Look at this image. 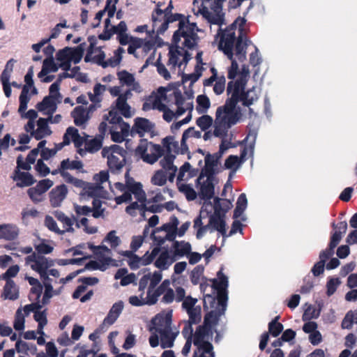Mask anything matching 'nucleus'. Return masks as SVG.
<instances>
[{
    "mask_svg": "<svg viewBox=\"0 0 357 357\" xmlns=\"http://www.w3.org/2000/svg\"><path fill=\"white\" fill-rule=\"evenodd\" d=\"M176 261V258L170 255V252L167 249L160 250L158 254V258L154 262V265L156 268L160 271H165L169 268V267Z\"/></svg>",
    "mask_w": 357,
    "mask_h": 357,
    "instance_id": "412c9836",
    "label": "nucleus"
},
{
    "mask_svg": "<svg viewBox=\"0 0 357 357\" xmlns=\"http://www.w3.org/2000/svg\"><path fill=\"white\" fill-rule=\"evenodd\" d=\"M175 105L177 107V113L182 115L187 110L192 111L193 104L192 101H188L181 92L174 87L173 84L167 86H160L153 91L144 101L142 110L151 109L164 110L165 106Z\"/></svg>",
    "mask_w": 357,
    "mask_h": 357,
    "instance_id": "7ed1b4c3",
    "label": "nucleus"
},
{
    "mask_svg": "<svg viewBox=\"0 0 357 357\" xmlns=\"http://www.w3.org/2000/svg\"><path fill=\"white\" fill-rule=\"evenodd\" d=\"M58 104V102L45 96L41 102L36 105V107L38 112L44 115H52L56 112Z\"/></svg>",
    "mask_w": 357,
    "mask_h": 357,
    "instance_id": "c85d7f7f",
    "label": "nucleus"
},
{
    "mask_svg": "<svg viewBox=\"0 0 357 357\" xmlns=\"http://www.w3.org/2000/svg\"><path fill=\"white\" fill-rule=\"evenodd\" d=\"M245 86H243L236 96H233V90L227 92L231 96L229 99L234 100L236 106H237L238 102L241 101L243 105L249 107L258 100L259 92L256 87L253 86L247 91H245Z\"/></svg>",
    "mask_w": 357,
    "mask_h": 357,
    "instance_id": "ddd939ff",
    "label": "nucleus"
},
{
    "mask_svg": "<svg viewBox=\"0 0 357 357\" xmlns=\"http://www.w3.org/2000/svg\"><path fill=\"white\" fill-rule=\"evenodd\" d=\"M189 316L188 322L191 324H197L201 321L202 319V309L199 305H197L195 308L187 311Z\"/></svg>",
    "mask_w": 357,
    "mask_h": 357,
    "instance_id": "6e6d98bb",
    "label": "nucleus"
},
{
    "mask_svg": "<svg viewBox=\"0 0 357 357\" xmlns=\"http://www.w3.org/2000/svg\"><path fill=\"white\" fill-rule=\"evenodd\" d=\"M96 136V137L91 139L86 138V141L85 142V151L89 153H95L102 148L103 137L105 135Z\"/></svg>",
    "mask_w": 357,
    "mask_h": 357,
    "instance_id": "a19ab883",
    "label": "nucleus"
},
{
    "mask_svg": "<svg viewBox=\"0 0 357 357\" xmlns=\"http://www.w3.org/2000/svg\"><path fill=\"white\" fill-rule=\"evenodd\" d=\"M161 248L160 247H155L149 253L147 251L142 257V266H146L151 264L155 257L158 255Z\"/></svg>",
    "mask_w": 357,
    "mask_h": 357,
    "instance_id": "3c124183",
    "label": "nucleus"
},
{
    "mask_svg": "<svg viewBox=\"0 0 357 357\" xmlns=\"http://www.w3.org/2000/svg\"><path fill=\"white\" fill-rule=\"evenodd\" d=\"M207 320V318H206L205 324L197 327L193 337L194 345H199L201 342H205L204 338L212 333V329L206 327Z\"/></svg>",
    "mask_w": 357,
    "mask_h": 357,
    "instance_id": "473e14b6",
    "label": "nucleus"
},
{
    "mask_svg": "<svg viewBox=\"0 0 357 357\" xmlns=\"http://www.w3.org/2000/svg\"><path fill=\"white\" fill-rule=\"evenodd\" d=\"M241 161L237 155H229L225 162V167L226 169H231L234 173L239 167Z\"/></svg>",
    "mask_w": 357,
    "mask_h": 357,
    "instance_id": "13d9d810",
    "label": "nucleus"
},
{
    "mask_svg": "<svg viewBox=\"0 0 357 357\" xmlns=\"http://www.w3.org/2000/svg\"><path fill=\"white\" fill-rule=\"evenodd\" d=\"M132 95L130 91H125L113 102L109 109H114L126 119L132 117L135 114V109L128 102Z\"/></svg>",
    "mask_w": 357,
    "mask_h": 357,
    "instance_id": "f8f14e48",
    "label": "nucleus"
},
{
    "mask_svg": "<svg viewBox=\"0 0 357 357\" xmlns=\"http://www.w3.org/2000/svg\"><path fill=\"white\" fill-rule=\"evenodd\" d=\"M25 263L30 265L32 270L38 272L47 271L48 268L53 265L52 260H49L43 255L32 253L25 258Z\"/></svg>",
    "mask_w": 357,
    "mask_h": 357,
    "instance_id": "dca6fc26",
    "label": "nucleus"
},
{
    "mask_svg": "<svg viewBox=\"0 0 357 357\" xmlns=\"http://www.w3.org/2000/svg\"><path fill=\"white\" fill-rule=\"evenodd\" d=\"M117 77L120 84L128 87V89L126 91H130V93H132V92L137 93H141L142 92V87L139 82L135 79L133 74L123 70L117 73Z\"/></svg>",
    "mask_w": 357,
    "mask_h": 357,
    "instance_id": "2eb2a0df",
    "label": "nucleus"
},
{
    "mask_svg": "<svg viewBox=\"0 0 357 357\" xmlns=\"http://www.w3.org/2000/svg\"><path fill=\"white\" fill-rule=\"evenodd\" d=\"M4 299L16 300L18 296V290L13 280H7L3 287V291L1 295Z\"/></svg>",
    "mask_w": 357,
    "mask_h": 357,
    "instance_id": "e433bc0d",
    "label": "nucleus"
},
{
    "mask_svg": "<svg viewBox=\"0 0 357 357\" xmlns=\"http://www.w3.org/2000/svg\"><path fill=\"white\" fill-rule=\"evenodd\" d=\"M216 167H217L210 165L209 164L205 165L204 168L202 169L201 172L197 178V182L199 183L200 181L205 177L208 179H214V176L217 173L215 169Z\"/></svg>",
    "mask_w": 357,
    "mask_h": 357,
    "instance_id": "de8ad7c7",
    "label": "nucleus"
},
{
    "mask_svg": "<svg viewBox=\"0 0 357 357\" xmlns=\"http://www.w3.org/2000/svg\"><path fill=\"white\" fill-rule=\"evenodd\" d=\"M18 112L20 114L22 118L29 119V122L26 126V130L27 132H30L31 134H34V128H35V122L34 120L38 117V113L34 109H29L26 112V110L20 111V108L18 109Z\"/></svg>",
    "mask_w": 357,
    "mask_h": 357,
    "instance_id": "58836bf2",
    "label": "nucleus"
},
{
    "mask_svg": "<svg viewBox=\"0 0 357 357\" xmlns=\"http://www.w3.org/2000/svg\"><path fill=\"white\" fill-rule=\"evenodd\" d=\"M113 29L116 33H119L120 43L121 44L128 43V36L124 34L127 29L126 23L124 22H121L116 26H114Z\"/></svg>",
    "mask_w": 357,
    "mask_h": 357,
    "instance_id": "0e129e2a",
    "label": "nucleus"
},
{
    "mask_svg": "<svg viewBox=\"0 0 357 357\" xmlns=\"http://www.w3.org/2000/svg\"><path fill=\"white\" fill-rule=\"evenodd\" d=\"M60 68L56 61H54L52 59H46L43 61V68L38 73V77L44 82H50L53 77L48 76L50 73L56 72Z\"/></svg>",
    "mask_w": 357,
    "mask_h": 357,
    "instance_id": "5701e85b",
    "label": "nucleus"
},
{
    "mask_svg": "<svg viewBox=\"0 0 357 357\" xmlns=\"http://www.w3.org/2000/svg\"><path fill=\"white\" fill-rule=\"evenodd\" d=\"M335 239L331 241L330 240V243L328 244V247L324 250H322L319 254V261H323L324 264L326 263V260L328 259L333 254H334V249L337 247V244L335 243Z\"/></svg>",
    "mask_w": 357,
    "mask_h": 357,
    "instance_id": "603ef678",
    "label": "nucleus"
},
{
    "mask_svg": "<svg viewBox=\"0 0 357 357\" xmlns=\"http://www.w3.org/2000/svg\"><path fill=\"white\" fill-rule=\"evenodd\" d=\"M37 93V89L34 86L33 84L26 83L22 88V93L19 98L20 112L27 109L28 103L31 99V95Z\"/></svg>",
    "mask_w": 357,
    "mask_h": 357,
    "instance_id": "bb28decb",
    "label": "nucleus"
},
{
    "mask_svg": "<svg viewBox=\"0 0 357 357\" xmlns=\"http://www.w3.org/2000/svg\"><path fill=\"white\" fill-rule=\"evenodd\" d=\"M211 136L212 135H182V138L181 140V145L179 146L180 153L182 155L187 153L188 158L191 159V155H190V153L189 152L188 146L186 144V141L190 137H197V138H200L201 137H202L205 141H207L211 138Z\"/></svg>",
    "mask_w": 357,
    "mask_h": 357,
    "instance_id": "a18cd8bd",
    "label": "nucleus"
},
{
    "mask_svg": "<svg viewBox=\"0 0 357 357\" xmlns=\"http://www.w3.org/2000/svg\"><path fill=\"white\" fill-rule=\"evenodd\" d=\"M332 227L335 229V231L331 235V241H333V239L336 240L335 243L338 245L342 238V236L347 232V223L346 221L340 222L337 225L333 222Z\"/></svg>",
    "mask_w": 357,
    "mask_h": 357,
    "instance_id": "4c0bfd02",
    "label": "nucleus"
},
{
    "mask_svg": "<svg viewBox=\"0 0 357 357\" xmlns=\"http://www.w3.org/2000/svg\"><path fill=\"white\" fill-rule=\"evenodd\" d=\"M172 248L173 250V256L176 258L188 255L191 251V245L188 242L184 241H174L172 243Z\"/></svg>",
    "mask_w": 357,
    "mask_h": 357,
    "instance_id": "c756f323",
    "label": "nucleus"
},
{
    "mask_svg": "<svg viewBox=\"0 0 357 357\" xmlns=\"http://www.w3.org/2000/svg\"><path fill=\"white\" fill-rule=\"evenodd\" d=\"M218 279H213V288L218 291L217 297L211 294L204 295L203 300V307L204 310L208 309L207 303L209 304L210 307H213L215 304V301H218V304L221 307V312H225L227 307V302L228 299L227 288L228 287V278L222 273V268L217 273Z\"/></svg>",
    "mask_w": 357,
    "mask_h": 357,
    "instance_id": "0eeeda50",
    "label": "nucleus"
},
{
    "mask_svg": "<svg viewBox=\"0 0 357 357\" xmlns=\"http://www.w3.org/2000/svg\"><path fill=\"white\" fill-rule=\"evenodd\" d=\"M19 236V229L15 225H0V239L13 241Z\"/></svg>",
    "mask_w": 357,
    "mask_h": 357,
    "instance_id": "cd10ccee",
    "label": "nucleus"
},
{
    "mask_svg": "<svg viewBox=\"0 0 357 357\" xmlns=\"http://www.w3.org/2000/svg\"><path fill=\"white\" fill-rule=\"evenodd\" d=\"M224 218L225 216L218 214V209H216L215 213L211 215L209 218V225H211V227L222 236L226 234V223Z\"/></svg>",
    "mask_w": 357,
    "mask_h": 357,
    "instance_id": "7c9ffc66",
    "label": "nucleus"
},
{
    "mask_svg": "<svg viewBox=\"0 0 357 357\" xmlns=\"http://www.w3.org/2000/svg\"><path fill=\"white\" fill-rule=\"evenodd\" d=\"M71 117L73 119L74 123L77 126L85 128L87 122L91 119L89 112L85 109L83 106H77L70 113Z\"/></svg>",
    "mask_w": 357,
    "mask_h": 357,
    "instance_id": "b1692460",
    "label": "nucleus"
},
{
    "mask_svg": "<svg viewBox=\"0 0 357 357\" xmlns=\"http://www.w3.org/2000/svg\"><path fill=\"white\" fill-rule=\"evenodd\" d=\"M167 173L163 170L157 171L151 178V182L155 185L162 186L166 183Z\"/></svg>",
    "mask_w": 357,
    "mask_h": 357,
    "instance_id": "680f3d73",
    "label": "nucleus"
},
{
    "mask_svg": "<svg viewBox=\"0 0 357 357\" xmlns=\"http://www.w3.org/2000/svg\"><path fill=\"white\" fill-rule=\"evenodd\" d=\"M280 316H276L268 324V335L271 334L273 337H278L283 331V325L278 322Z\"/></svg>",
    "mask_w": 357,
    "mask_h": 357,
    "instance_id": "09e8293b",
    "label": "nucleus"
},
{
    "mask_svg": "<svg viewBox=\"0 0 357 357\" xmlns=\"http://www.w3.org/2000/svg\"><path fill=\"white\" fill-rule=\"evenodd\" d=\"M70 142V137L68 135H63V140L62 142L56 144V147L54 149H43L40 151V156L41 159L47 160L52 156H54L56 152L61 150L63 147L66 145H68Z\"/></svg>",
    "mask_w": 357,
    "mask_h": 357,
    "instance_id": "2f4dec72",
    "label": "nucleus"
},
{
    "mask_svg": "<svg viewBox=\"0 0 357 357\" xmlns=\"http://www.w3.org/2000/svg\"><path fill=\"white\" fill-rule=\"evenodd\" d=\"M54 215L57 220L62 223L63 228L62 231H65V232H73L74 231L73 228V225L74 224L73 220L68 218L63 212L61 211H56L54 213Z\"/></svg>",
    "mask_w": 357,
    "mask_h": 357,
    "instance_id": "ea45409f",
    "label": "nucleus"
},
{
    "mask_svg": "<svg viewBox=\"0 0 357 357\" xmlns=\"http://www.w3.org/2000/svg\"><path fill=\"white\" fill-rule=\"evenodd\" d=\"M245 22L244 17H238L221 33L218 44L219 49L231 61L227 75L228 79L231 81L228 83L227 92L233 90V96H236L246 86L250 76L249 67L243 64L239 68L237 62H243L246 59L248 44L241 37Z\"/></svg>",
    "mask_w": 357,
    "mask_h": 357,
    "instance_id": "f03ea898",
    "label": "nucleus"
},
{
    "mask_svg": "<svg viewBox=\"0 0 357 357\" xmlns=\"http://www.w3.org/2000/svg\"><path fill=\"white\" fill-rule=\"evenodd\" d=\"M163 149L158 144L142 141L135 149V154L149 164H153L163 154Z\"/></svg>",
    "mask_w": 357,
    "mask_h": 357,
    "instance_id": "9b49d317",
    "label": "nucleus"
},
{
    "mask_svg": "<svg viewBox=\"0 0 357 357\" xmlns=\"http://www.w3.org/2000/svg\"><path fill=\"white\" fill-rule=\"evenodd\" d=\"M84 49L82 45L76 47H65L56 54V61L60 68L66 72V76L75 77L79 70V67L71 68V65L77 64L82 60Z\"/></svg>",
    "mask_w": 357,
    "mask_h": 357,
    "instance_id": "423d86ee",
    "label": "nucleus"
},
{
    "mask_svg": "<svg viewBox=\"0 0 357 357\" xmlns=\"http://www.w3.org/2000/svg\"><path fill=\"white\" fill-rule=\"evenodd\" d=\"M132 130L137 134L153 133L155 125L147 119L138 117L135 119Z\"/></svg>",
    "mask_w": 357,
    "mask_h": 357,
    "instance_id": "393cba45",
    "label": "nucleus"
},
{
    "mask_svg": "<svg viewBox=\"0 0 357 357\" xmlns=\"http://www.w3.org/2000/svg\"><path fill=\"white\" fill-rule=\"evenodd\" d=\"M126 154V151L116 144L104 147L102 150V155L107 158V165L112 173H119L124 167Z\"/></svg>",
    "mask_w": 357,
    "mask_h": 357,
    "instance_id": "1a4fd4ad",
    "label": "nucleus"
},
{
    "mask_svg": "<svg viewBox=\"0 0 357 357\" xmlns=\"http://www.w3.org/2000/svg\"><path fill=\"white\" fill-rule=\"evenodd\" d=\"M46 97L55 102L60 103L61 102L62 96L59 93V83L54 82L50 87V93Z\"/></svg>",
    "mask_w": 357,
    "mask_h": 357,
    "instance_id": "4d7b16f0",
    "label": "nucleus"
},
{
    "mask_svg": "<svg viewBox=\"0 0 357 357\" xmlns=\"http://www.w3.org/2000/svg\"><path fill=\"white\" fill-rule=\"evenodd\" d=\"M27 195L34 204H38L44 199L43 193L34 187L28 189Z\"/></svg>",
    "mask_w": 357,
    "mask_h": 357,
    "instance_id": "e2e57ef3",
    "label": "nucleus"
},
{
    "mask_svg": "<svg viewBox=\"0 0 357 357\" xmlns=\"http://www.w3.org/2000/svg\"><path fill=\"white\" fill-rule=\"evenodd\" d=\"M241 112L233 100L228 99L225 105L218 107L213 123V134H223L241 119Z\"/></svg>",
    "mask_w": 357,
    "mask_h": 357,
    "instance_id": "20e7f679",
    "label": "nucleus"
},
{
    "mask_svg": "<svg viewBox=\"0 0 357 357\" xmlns=\"http://www.w3.org/2000/svg\"><path fill=\"white\" fill-rule=\"evenodd\" d=\"M152 322L156 327L155 330L160 334V347L162 349L172 347L175 335L171 333L170 318L158 314L153 319Z\"/></svg>",
    "mask_w": 357,
    "mask_h": 357,
    "instance_id": "9d476101",
    "label": "nucleus"
},
{
    "mask_svg": "<svg viewBox=\"0 0 357 357\" xmlns=\"http://www.w3.org/2000/svg\"><path fill=\"white\" fill-rule=\"evenodd\" d=\"M68 194V188L66 185L61 184L53 188L50 194V201L53 207H58L65 199Z\"/></svg>",
    "mask_w": 357,
    "mask_h": 357,
    "instance_id": "aec40b11",
    "label": "nucleus"
},
{
    "mask_svg": "<svg viewBox=\"0 0 357 357\" xmlns=\"http://www.w3.org/2000/svg\"><path fill=\"white\" fill-rule=\"evenodd\" d=\"M174 155L167 154L164 157L163 159L160 160V163L163 169H165L167 172H170L174 169H177V167L174 165Z\"/></svg>",
    "mask_w": 357,
    "mask_h": 357,
    "instance_id": "052dcab7",
    "label": "nucleus"
},
{
    "mask_svg": "<svg viewBox=\"0 0 357 357\" xmlns=\"http://www.w3.org/2000/svg\"><path fill=\"white\" fill-rule=\"evenodd\" d=\"M105 57V54L101 49L98 47L95 48L92 45H91L90 49L85 57V61H93L99 64H102L104 66V65H105V62H103Z\"/></svg>",
    "mask_w": 357,
    "mask_h": 357,
    "instance_id": "f704fd0d",
    "label": "nucleus"
},
{
    "mask_svg": "<svg viewBox=\"0 0 357 357\" xmlns=\"http://www.w3.org/2000/svg\"><path fill=\"white\" fill-rule=\"evenodd\" d=\"M203 69L204 68L200 67L199 65H196L194 73L190 74H183V73H182L183 84L185 85L188 84L189 86V89L185 91V94L188 97V101H191V99L193 97L194 91L191 89V86L201 77Z\"/></svg>",
    "mask_w": 357,
    "mask_h": 357,
    "instance_id": "a211bd4d",
    "label": "nucleus"
},
{
    "mask_svg": "<svg viewBox=\"0 0 357 357\" xmlns=\"http://www.w3.org/2000/svg\"><path fill=\"white\" fill-rule=\"evenodd\" d=\"M102 189V186L99 184L86 182L81 195L91 198H97L101 196Z\"/></svg>",
    "mask_w": 357,
    "mask_h": 357,
    "instance_id": "72a5a7b5",
    "label": "nucleus"
},
{
    "mask_svg": "<svg viewBox=\"0 0 357 357\" xmlns=\"http://www.w3.org/2000/svg\"><path fill=\"white\" fill-rule=\"evenodd\" d=\"M117 0H107V6L105 8L102 10L99 11L95 18L94 20L97 21L96 24H93V27H96L99 25L100 20L105 13L107 12L108 17L105 20L106 28L109 29V24L110 22V19L114 17L115 11H116V3Z\"/></svg>",
    "mask_w": 357,
    "mask_h": 357,
    "instance_id": "4be33fe9",
    "label": "nucleus"
},
{
    "mask_svg": "<svg viewBox=\"0 0 357 357\" xmlns=\"http://www.w3.org/2000/svg\"><path fill=\"white\" fill-rule=\"evenodd\" d=\"M224 0H194L192 12L202 16L211 25L220 26L224 22L221 2Z\"/></svg>",
    "mask_w": 357,
    "mask_h": 357,
    "instance_id": "39448f33",
    "label": "nucleus"
},
{
    "mask_svg": "<svg viewBox=\"0 0 357 357\" xmlns=\"http://www.w3.org/2000/svg\"><path fill=\"white\" fill-rule=\"evenodd\" d=\"M105 90V86L100 84H96L93 88V93H89L90 100L94 103H99L101 101V96Z\"/></svg>",
    "mask_w": 357,
    "mask_h": 357,
    "instance_id": "8fccbe9b",
    "label": "nucleus"
},
{
    "mask_svg": "<svg viewBox=\"0 0 357 357\" xmlns=\"http://www.w3.org/2000/svg\"><path fill=\"white\" fill-rule=\"evenodd\" d=\"M150 200H147L146 197L145 196V199L142 201L133 202L130 205L126 206V212L132 215L135 216L136 215L135 211L139 210L142 215L144 214V208H145V202L150 203Z\"/></svg>",
    "mask_w": 357,
    "mask_h": 357,
    "instance_id": "79ce46f5",
    "label": "nucleus"
},
{
    "mask_svg": "<svg viewBox=\"0 0 357 357\" xmlns=\"http://www.w3.org/2000/svg\"><path fill=\"white\" fill-rule=\"evenodd\" d=\"M213 123V119L208 115H203L197 120V126L203 130L205 131L209 128Z\"/></svg>",
    "mask_w": 357,
    "mask_h": 357,
    "instance_id": "338daca9",
    "label": "nucleus"
},
{
    "mask_svg": "<svg viewBox=\"0 0 357 357\" xmlns=\"http://www.w3.org/2000/svg\"><path fill=\"white\" fill-rule=\"evenodd\" d=\"M215 137H222V142L220 145L219 151H218V154L222 155L223 153L229 148L234 147L235 145L233 144L231 142V137L233 135H215Z\"/></svg>",
    "mask_w": 357,
    "mask_h": 357,
    "instance_id": "864d4df0",
    "label": "nucleus"
},
{
    "mask_svg": "<svg viewBox=\"0 0 357 357\" xmlns=\"http://www.w3.org/2000/svg\"><path fill=\"white\" fill-rule=\"evenodd\" d=\"M11 178L14 181H17L16 185L20 188L31 186L36 182L32 174L29 172H21L19 169L14 170L13 175Z\"/></svg>",
    "mask_w": 357,
    "mask_h": 357,
    "instance_id": "a878e982",
    "label": "nucleus"
},
{
    "mask_svg": "<svg viewBox=\"0 0 357 357\" xmlns=\"http://www.w3.org/2000/svg\"><path fill=\"white\" fill-rule=\"evenodd\" d=\"M204 273V267L202 265H198L194 268L190 274L191 282L197 285L200 282V278Z\"/></svg>",
    "mask_w": 357,
    "mask_h": 357,
    "instance_id": "774afa93",
    "label": "nucleus"
},
{
    "mask_svg": "<svg viewBox=\"0 0 357 357\" xmlns=\"http://www.w3.org/2000/svg\"><path fill=\"white\" fill-rule=\"evenodd\" d=\"M98 130L102 134H129L131 128L116 111L109 109L103 115Z\"/></svg>",
    "mask_w": 357,
    "mask_h": 357,
    "instance_id": "6e6552de",
    "label": "nucleus"
},
{
    "mask_svg": "<svg viewBox=\"0 0 357 357\" xmlns=\"http://www.w3.org/2000/svg\"><path fill=\"white\" fill-rule=\"evenodd\" d=\"M222 314H223V312H221L220 310H211L205 314L203 324H205L206 318H207L206 327L212 329L213 326L218 324L220 317Z\"/></svg>",
    "mask_w": 357,
    "mask_h": 357,
    "instance_id": "49530a36",
    "label": "nucleus"
},
{
    "mask_svg": "<svg viewBox=\"0 0 357 357\" xmlns=\"http://www.w3.org/2000/svg\"><path fill=\"white\" fill-rule=\"evenodd\" d=\"M61 167L65 171L68 169H82L83 164L80 160H70L68 158L63 160L61 161Z\"/></svg>",
    "mask_w": 357,
    "mask_h": 357,
    "instance_id": "5fc2aeb1",
    "label": "nucleus"
},
{
    "mask_svg": "<svg viewBox=\"0 0 357 357\" xmlns=\"http://www.w3.org/2000/svg\"><path fill=\"white\" fill-rule=\"evenodd\" d=\"M178 190L180 192L185 194L188 201H192L197 198V194L196 191L188 184H181L178 187Z\"/></svg>",
    "mask_w": 357,
    "mask_h": 357,
    "instance_id": "bf43d9fd",
    "label": "nucleus"
},
{
    "mask_svg": "<svg viewBox=\"0 0 357 357\" xmlns=\"http://www.w3.org/2000/svg\"><path fill=\"white\" fill-rule=\"evenodd\" d=\"M196 110L199 114H205L211 107L210 99L206 95H199L196 98Z\"/></svg>",
    "mask_w": 357,
    "mask_h": 357,
    "instance_id": "37998d69",
    "label": "nucleus"
},
{
    "mask_svg": "<svg viewBox=\"0 0 357 357\" xmlns=\"http://www.w3.org/2000/svg\"><path fill=\"white\" fill-rule=\"evenodd\" d=\"M128 43H130L128 49L129 54H135L137 49H142L144 52H147L154 45V40L150 33L145 38H130V40L128 39Z\"/></svg>",
    "mask_w": 357,
    "mask_h": 357,
    "instance_id": "f3484780",
    "label": "nucleus"
},
{
    "mask_svg": "<svg viewBox=\"0 0 357 357\" xmlns=\"http://www.w3.org/2000/svg\"><path fill=\"white\" fill-rule=\"evenodd\" d=\"M47 119L40 118L36 122V132L37 134H48L51 132L48 126Z\"/></svg>",
    "mask_w": 357,
    "mask_h": 357,
    "instance_id": "69168bd1",
    "label": "nucleus"
},
{
    "mask_svg": "<svg viewBox=\"0 0 357 357\" xmlns=\"http://www.w3.org/2000/svg\"><path fill=\"white\" fill-rule=\"evenodd\" d=\"M214 179L206 178L202 180L199 183L196 181V186L199 187V196L203 200H210L215 194Z\"/></svg>",
    "mask_w": 357,
    "mask_h": 357,
    "instance_id": "6ab92c4d",
    "label": "nucleus"
},
{
    "mask_svg": "<svg viewBox=\"0 0 357 357\" xmlns=\"http://www.w3.org/2000/svg\"><path fill=\"white\" fill-rule=\"evenodd\" d=\"M163 146L166 148L168 154L180 153V148L178 142L174 141V137L168 135L162 140Z\"/></svg>",
    "mask_w": 357,
    "mask_h": 357,
    "instance_id": "c03bdc74",
    "label": "nucleus"
},
{
    "mask_svg": "<svg viewBox=\"0 0 357 357\" xmlns=\"http://www.w3.org/2000/svg\"><path fill=\"white\" fill-rule=\"evenodd\" d=\"M233 206L231 202L227 199H221L218 197L214 198V213L218 209V214L225 216V214Z\"/></svg>",
    "mask_w": 357,
    "mask_h": 357,
    "instance_id": "c9c22d12",
    "label": "nucleus"
},
{
    "mask_svg": "<svg viewBox=\"0 0 357 357\" xmlns=\"http://www.w3.org/2000/svg\"><path fill=\"white\" fill-rule=\"evenodd\" d=\"M172 6L169 5L164 11L157 9L153 14V32L162 33L170 22L178 21V29L173 36V45L169 48V66L178 68V73H183L190 59L188 50L192 49L197 43V32L199 29L196 23L190 22L188 17L172 13Z\"/></svg>",
    "mask_w": 357,
    "mask_h": 357,
    "instance_id": "f257e3e1",
    "label": "nucleus"
},
{
    "mask_svg": "<svg viewBox=\"0 0 357 357\" xmlns=\"http://www.w3.org/2000/svg\"><path fill=\"white\" fill-rule=\"evenodd\" d=\"M114 185L118 190L122 192L126 191L132 192L135 198L138 201L145 199V192L142 188V183L135 182L132 178H128L125 184L117 182Z\"/></svg>",
    "mask_w": 357,
    "mask_h": 357,
    "instance_id": "4468645a",
    "label": "nucleus"
}]
</instances>
